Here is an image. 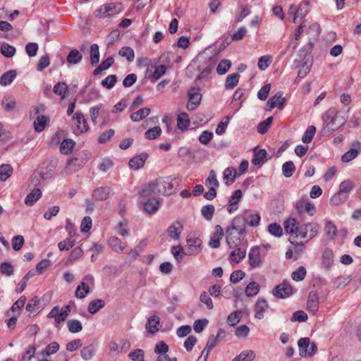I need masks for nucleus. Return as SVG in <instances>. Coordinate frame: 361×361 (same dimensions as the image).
Masks as SVG:
<instances>
[{"mask_svg": "<svg viewBox=\"0 0 361 361\" xmlns=\"http://www.w3.org/2000/svg\"><path fill=\"white\" fill-rule=\"evenodd\" d=\"M42 196V192L39 188H35L30 192L25 199V204L27 206H32Z\"/></svg>", "mask_w": 361, "mask_h": 361, "instance_id": "29", "label": "nucleus"}, {"mask_svg": "<svg viewBox=\"0 0 361 361\" xmlns=\"http://www.w3.org/2000/svg\"><path fill=\"white\" fill-rule=\"evenodd\" d=\"M264 255L265 254L262 253V250L260 247H252L248 253V261L250 267L253 269L260 267L262 264Z\"/></svg>", "mask_w": 361, "mask_h": 361, "instance_id": "6", "label": "nucleus"}, {"mask_svg": "<svg viewBox=\"0 0 361 361\" xmlns=\"http://www.w3.org/2000/svg\"><path fill=\"white\" fill-rule=\"evenodd\" d=\"M284 229L291 238H307L306 232L302 231V224L295 218H289L284 222Z\"/></svg>", "mask_w": 361, "mask_h": 361, "instance_id": "2", "label": "nucleus"}, {"mask_svg": "<svg viewBox=\"0 0 361 361\" xmlns=\"http://www.w3.org/2000/svg\"><path fill=\"white\" fill-rule=\"evenodd\" d=\"M177 122L178 128L179 129H181L182 130H185L190 124V120L188 118V114L183 112L179 114L177 118Z\"/></svg>", "mask_w": 361, "mask_h": 361, "instance_id": "51", "label": "nucleus"}, {"mask_svg": "<svg viewBox=\"0 0 361 361\" xmlns=\"http://www.w3.org/2000/svg\"><path fill=\"white\" fill-rule=\"evenodd\" d=\"M2 106L7 111H13L16 104V99L12 95L5 96L1 102Z\"/></svg>", "mask_w": 361, "mask_h": 361, "instance_id": "36", "label": "nucleus"}, {"mask_svg": "<svg viewBox=\"0 0 361 361\" xmlns=\"http://www.w3.org/2000/svg\"><path fill=\"white\" fill-rule=\"evenodd\" d=\"M159 208V202L154 199H149L144 204V209L148 214L155 213Z\"/></svg>", "mask_w": 361, "mask_h": 361, "instance_id": "37", "label": "nucleus"}, {"mask_svg": "<svg viewBox=\"0 0 361 361\" xmlns=\"http://www.w3.org/2000/svg\"><path fill=\"white\" fill-rule=\"evenodd\" d=\"M13 168L10 164H2L0 166V180L5 181L12 173Z\"/></svg>", "mask_w": 361, "mask_h": 361, "instance_id": "53", "label": "nucleus"}, {"mask_svg": "<svg viewBox=\"0 0 361 361\" xmlns=\"http://www.w3.org/2000/svg\"><path fill=\"white\" fill-rule=\"evenodd\" d=\"M282 95L283 94L281 92H279L268 100L267 104L269 106L271 109L276 106L279 107L280 109L283 108L286 99Z\"/></svg>", "mask_w": 361, "mask_h": 361, "instance_id": "20", "label": "nucleus"}, {"mask_svg": "<svg viewBox=\"0 0 361 361\" xmlns=\"http://www.w3.org/2000/svg\"><path fill=\"white\" fill-rule=\"evenodd\" d=\"M90 61L92 66H95L99 61V46L97 44H93L90 46Z\"/></svg>", "mask_w": 361, "mask_h": 361, "instance_id": "46", "label": "nucleus"}, {"mask_svg": "<svg viewBox=\"0 0 361 361\" xmlns=\"http://www.w3.org/2000/svg\"><path fill=\"white\" fill-rule=\"evenodd\" d=\"M73 118L76 120L78 128L80 132H86L88 130L86 120L82 113L76 112Z\"/></svg>", "mask_w": 361, "mask_h": 361, "instance_id": "47", "label": "nucleus"}, {"mask_svg": "<svg viewBox=\"0 0 361 361\" xmlns=\"http://www.w3.org/2000/svg\"><path fill=\"white\" fill-rule=\"evenodd\" d=\"M59 349V344L57 342L49 343L44 349L39 353V355L42 357L49 356L56 353Z\"/></svg>", "mask_w": 361, "mask_h": 361, "instance_id": "38", "label": "nucleus"}, {"mask_svg": "<svg viewBox=\"0 0 361 361\" xmlns=\"http://www.w3.org/2000/svg\"><path fill=\"white\" fill-rule=\"evenodd\" d=\"M157 194L169 195L172 193L173 184L169 178H159L153 181Z\"/></svg>", "mask_w": 361, "mask_h": 361, "instance_id": "7", "label": "nucleus"}, {"mask_svg": "<svg viewBox=\"0 0 361 361\" xmlns=\"http://www.w3.org/2000/svg\"><path fill=\"white\" fill-rule=\"evenodd\" d=\"M82 54L78 49H73L68 53L66 60L70 64L76 65L82 61Z\"/></svg>", "mask_w": 361, "mask_h": 361, "instance_id": "34", "label": "nucleus"}, {"mask_svg": "<svg viewBox=\"0 0 361 361\" xmlns=\"http://www.w3.org/2000/svg\"><path fill=\"white\" fill-rule=\"evenodd\" d=\"M96 348L94 345L91 344L82 348L80 350V355L85 360H91L95 355Z\"/></svg>", "mask_w": 361, "mask_h": 361, "instance_id": "35", "label": "nucleus"}, {"mask_svg": "<svg viewBox=\"0 0 361 361\" xmlns=\"http://www.w3.org/2000/svg\"><path fill=\"white\" fill-rule=\"evenodd\" d=\"M0 51L5 57L11 58L15 55L16 49L14 47L7 43H4L1 46Z\"/></svg>", "mask_w": 361, "mask_h": 361, "instance_id": "54", "label": "nucleus"}, {"mask_svg": "<svg viewBox=\"0 0 361 361\" xmlns=\"http://www.w3.org/2000/svg\"><path fill=\"white\" fill-rule=\"evenodd\" d=\"M315 133L316 128L314 126H309L305 130L302 137V141L306 144L311 142L314 136Z\"/></svg>", "mask_w": 361, "mask_h": 361, "instance_id": "60", "label": "nucleus"}, {"mask_svg": "<svg viewBox=\"0 0 361 361\" xmlns=\"http://www.w3.org/2000/svg\"><path fill=\"white\" fill-rule=\"evenodd\" d=\"M186 242L189 248L188 255H197L202 250V240L200 238L195 236H189Z\"/></svg>", "mask_w": 361, "mask_h": 361, "instance_id": "9", "label": "nucleus"}, {"mask_svg": "<svg viewBox=\"0 0 361 361\" xmlns=\"http://www.w3.org/2000/svg\"><path fill=\"white\" fill-rule=\"evenodd\" d=\"M310 11V1L308 0H303L296 9L293 21L296 23L298 19L301 20L306 16Z\"/></svg>", "mask_w": 361, "mask_h": 361, "instance_id": "15", "label": "nucleus"}, {"mask_svg": "<svg viewBox=\"0 0 361 361\" xmlns=\"http://www.w3.org/2000/svg\"><path fill=\"white\" fill-rule=\"evenodd\" d=\"M68 90V86L64 82H59L56 85L54 86L53 92L59 95L61 99H64L66 97V94L67 93Z\"/></svg>", "mask_w": 361, "mask_h": 361, "instance_id": "43", "label": "nucleus"}, {"mask_svg": "<svg viewBox=\"0 0 361 361\" xmlns=\"http://www.w3.org/2000/svg\"><path fill=\"white\" fill-rule=\"evenodd\" d=\"M109 245L116 252L118 253L123 252L126 247V245L122 243L119 238L115 236L109 238Z\"/></svg>", "mask_w": 361, "mask_h": 361, "instance_id": "30", "label": "nucleus"}, {"mask_svg": "<svg viewBox=\"0 0 361 361\" xmlns=\"http://www.w3.org/2000/svg\"><path fill=\"white\" fill-rule=\"evenodd\" d=\"M207 188H217L219 186V180L216 178V174L214 170L209 171V176L205 180Z\"/></svg>", "mask_w": 361, "mask_h": 361, "instance_id": "42", "label": "nucleus"}, {"mask_svg": "<svg viewBox=\"0 0 361 361\" xmlns=\"http://www.w3.org/2000/svg\"><path fill=\"white\" fill-rule=\"evenodd\" d=\"M355 188V184L350 180H346L340 183L339 190L342 195L349 192Z\"/></svg>", "mask_w": 361, "mask_h": 361, "instance_id": "64", "label": "nucleus"}, {"mask_svg": "<svg viewBox=\"0 0 361 361\" xmlns=\"http://www.w3.org/2000/svg\"><path fill=\"white\" fill-rule=\"evenodd\" d=\"M119 55L122 57H125L128 61L132 62L135 58L134 51L132 48L129 47H122L119 52Z\"/></svg>", "mask_w": 361, "mask_h": 361, "instance_id": "56", "label": "nucleus"}, {"mask_svg": "<svg viewBox=\"0 0 361 361\" xmlns=\"http://www.w3.org/2000/svg\"><path fill=\"white\" fill-rule=\"evenodd\" d=\"M111 192V190L109 187H99L96 188L92 193L93 197L99 201L106 200Z\"/></svg>", "mask_w": 361, "mask_h": 361, "instance_id": "21", "label": "nucleus"}, {"mask_svg": "<svg viewBox=\"0 0 361 361\" xmlns=\"http://www.w3.org/2000/svg\"><path fill=\"white\" fill-rule=\"evenodd\" d=\"M161 134V129L159 126L153 127L147 130L145 133V137L147 140H154Z\"/></svg>", "mask_w": 361, "mask_h": 361, "instance_id": "61", "label": "nucleus"}, {"mask_svg": "<svg viewBox=\"0 0 361 361\" xmlns=\"http://www.w3.org/2000/svg\"><path fill=\"white\" fill-rule=\"evenodd\" d=\"M255 357V353L252 350H245L234 357L232 361H252Z\"/></svg>", "mask_w": 361, "mask_h": 361, "instance_id": "39", "label": "nucleus"}, {"mask_svg": "<svg viewBox=\"0 0 361 361\" xmlns=\"http://www.w3.org/2000/svg\"><path fill=\"white\" fill-rule=\"evenodd\" d=\"M319 228V224L315 222L302 224V231L306 232L307 235V238H305V242L307 243L314 238L318 234Z\"/></svg>", "mask_w": 361, "mask_h": 361, "instance_id": "12", "label": "nucleus"}, {"mask_svg": "<svg viewBox=\"0 0 361 361\" xmlns=\"http://www.w3.org/2000/svg\"><path fill=\"white\" fill-rule=\"evenodd\" d=\"M189 102L187 105L188 110H195L200 104L202 95L200 90L195 87H192L188 91Z\"/></svg>", "mask_w": 361, "mask_h": 361, "instance_id": "8", "label": "nucleus"}, {"mask_svg": "<svg viewBox=\"0 0 361 361\" xmlns=\"http://www.w3.org/2000/svg\"><path fill=\"white\" fill-rule=\"evenodd\" d=\"M75 244V239L73 236H69L64 240H62L59 243L58 247L59 249L61 251L68 250L70 248L73 247Z\"/></svg>", "mask_w": 361, "mask_h": 361, "instance_id": "62", "label": "nucleus"}, {"mask_svg": "<svg viewBox=\"0 0 361 361\" xmlns=\"http://www.w3.org/2000/svg\"><path fill=\"white\" fill-rule=\"evenodd\" d=\"M105 306V302L102 299H96L92 300L88 305V312L92 314L98 312Z\"/></svg>", "mask_w": 361, "mask_h": 361, "instance_id": "32", "label": "nucleus"}, {"mask_svg": "<svg viewBox=\"0 0 361 361\" xmlns=\"http://www.w3.org/2000/svg\"><path fill=\"white\" fill-rule=\"evenodd\" d=\"M231 66L230 60L224 59L220 61L216 68V72L219 75L225 74Z\"/></svg>", "mask_w": 361, "mask_h": 361, "instance_id": "63", "label": "nucleus"}, {"mask_svg": "<svg viewBox=\"0 0 361 361\" xmlns=\"http://www.w3.org/2000/svg\"><path fill=\"white\" fill-rule=\"evenodd\" d=\"M269 305L265 299L259 300L255 307V318L262 319L264 318V313L268 309Z\"/></svg>", "mask_w": 361, "mask_h": 361, "instance_id": "23", "label": "nucleus"}, {"mask_svg": "<svg viewBox=\"0 0 361 361\" xmlns=\"http://www.w3.org/2000/svg\"><path fill=\"white\" fill-rule=\"evenodd\" d=\"M49 121V119L48 117L45 116H38L34 121V128L35 131L42 132L45 128Z\"/></svg>", "mask_w": 361, "mask_h": 361, "instance_id": "40", "label": "nucleus"}, {"mask_svg": "<svg viewBox=\"0 0 361 361\" xmlns=\"http://www.w3.org/2000/svg\"><path fill=\"white\" fill-rule=\"evenodd\" d=\"M296 209L300 213L306 212L312 216L316 212V207L314 204L305 200H300L296 204Z\"/></svg>", "mask_w": 361, "mask_h": 361, "instance_id": "17", "label": "nucleus"}, {"mask_svg": "<svg viewBox=\"0 0 361 361\" xmlns=\"http://www.w3.org/2000/svg\"><path fill=\"white\" fill-rule=\"evenodd\" d=\"M345 123V120L343 118H339L338 116V112H336V116L333 118V119L329 120V121L326 124V126L324 128L323 131L324 133L331 134L338 128L342 126Z\"/></svg>", "mask_w": 361, "mask_h": 361, "instance_id": "10", "label": "nucleus"}, {"mask_svg": "<svg viewBox=\"0 0 361 361\" xmlns=\"http://www.w3.org/2000/svg\"><path fill=\"white\" fill-rule=\"evenodd\" d=\"M148 157L149 155L147 153L142 152L139 155L131 158L128 163L130 168L135 171L142 168Z\"/></svg>", "mask_w": 361, "mask_h": 361, "instance_id": "14", "label": "nucleus"}, {"mask_svg": "<svg viewBox=\"0 0 361 361\" xmlns=\"http://www.w3.org/2000/svg\"><path fill=\"white\" fill-rule=\"evenodd\" d=\"M334 264V253L332 250L326 249L322 254V266L326 270H329Z\"/></svg>", "mask_w": 361, "mask_h": 361, "instance_id": "27", "label": "nucleus"}, {"mask_svg": "<svg viewBox=\"0 0 361 361\" xmlns=\"http://www.w3.org/2000/svg\"><path fill=\"white\" fill-rule=\"evenodd\" d=\"M183 231V226L180 221H176L174 224H172L168 228V233L169 235L175 240H178L180 238V233Z\"/></svg>", "mask_w": 361, "mask_h": 361, "instance_id": "24", "label": "nucleus"}, {"mask_svg": "<svg viewBox=\"0 0 361 361\" xmlns=\"http://www.w3.org/2000/svg\"><path fill=\"white\" fill-rule=\"evenodd\" d=\"M243 194L240 190H236L230 197L227 211L228 213H233L238 208V203L242 198Z\"/></svg>", "mask_w": 361, "mask_h": 361, "instance_id": "16", "label": "nucleus"}, {"mask_svg": "<svg viewBox=\"0 0 361 361\" xmlns=\"http://www.w3.org/2000/svg\"><path fill=\"white\" fill-rule=\"evenodd\" d=\"M150 111L151 110L148 107L142 108L136 112L133 113L130 115V119L134 122H138L148 116V115L150 114Z\"/></svg>", "mask_w": 361, "mask_h": 361, "instance_id": "33", "label": "nucleus"}, {"mask_svg": "<svg viewBox=\"0 0 361 361\" xmlns=\"http://www.w3.org/2000/svg\"><path fill=\"white\" fill-rule=\"evenodd\" d=\"M310 339L309 338H302L298 340V345L299 348V354L301 357H307Z\"/></svg>", "mask_w": 361, "mask_h": 361, "instance_id": "28", "label": "nucleus"}, {"mask_svg": "<svg viewBox=\"0 0 361 361\" xmlns=\"http://www.w3.org/2000/svg\"><path fill=\"white\" fill-rule=\"evenodd\" d=\"M352 147L351 149L341 157V161L343 163L349 162L357 157L361 149V143L358 141H355L352 143Z\"/></svg>", "mask_w": 361, "mask_h": 361, "instance_id": "11", "label": "nucleus"}, {"mask_svg": "<svg viewBox=\"0 0 361 361\" xmlns=\"http://www.w3.org/2000/svg\"><path fill=\"white\" fill-rule=\"evenodd\" d=\"M292 293L293 288L290 284L287 283H283L278 285L274 290V295L278 298H287Z\"/></svg>", "mask_w": 361, "mask_h": 361, "instance_id": "13", "label": "nucleus"}, {"mask_svg": "<svg viewBox=\"0 0 361 361\" xmlns=\"http://www.w3.org/2000/svg\"><path fill=\"white\" fill-rule=\"evenodd\" d=\"M240 219H233L231 226L226 228V239L230 247H238L245 237V228L240 224Z\"/></svg>", "mask_w": 361, "mask_h": 361, "instance_id": "1", "label": "nucleus"}, {"mask_svg": "<svg viewBox=\"0 0 361 361\" xmlns=\"http://www.w3.org/2000/svg\"><path fill=\"white\" fill-rule=\"evenodd\" d=\"M246 251L242 248H237L234 250L230 255V259L235 263H239L245 257Z\"/></svg>", "mask_w": 361, "mask_h": 361, "instance_id": "44", "label": "nucleus"}, {"mask_svg": "<svg viewBox=\"0 0 361 361\" xmlns=\"http://www.w3.org/2000/svg\"><path fill=\"white\" fill-rule=\"evenodd\" d=\"M35 275V273L32 271H28L25 276L23 278V279L18 283V286H17V288H16V291L18 293H21L23 292L25 287H26V285H27V282L28 281V280L33 277Z\"/></svg>", "mask_w": 361, "mask_h": 361, "instance_id": "58", "label": "nucleus"}, {"mask_svg": "<svg viewBox=\"0 0 361 361\" xmlns=\"http://www.w3.org/2000/svg\"><path fill=\"white\" fill-rule=\"evenodd\" d=\"M36 353V348L33 345H29L23 353L20 361H31Z\"/></svg>", "mask_w": 361, "mask_h": 361, "instance_id": "55", "label": "nucleus"}, {"mask_svg": "<svg viewBox=\"0 0 361 361\" xmlns=\"http://www.w3.org/2000/svg\"><path fill=\"white\" fill-rule=\"evenodd\" d=\"M240 75L238 73H232L227 76L225 82V87L228 90L233 89L237 86L239 81Z\"/></svg>", "mask_w": 361, "mask_h": 361, "instance_id": "41", "label": "nucleus"}, {"mask_svg": "<svg viewBox=\"0 0 361 361\" xmlns=\"http://www.w3.org/2000/svg\"><path fill=\"white\" fill-rule=\"evenodd\" d=\"M307 309L310 312H316L319 310V296L314 291L309 293L307 302Z\"/></svg>", "mask_w": 361, "mask_h": 361, "instance_id": "19", "label": "nucleus"}, {"mask_svg": "<svg viewBox=\"0 0 361 361\" xmlns=\"http://www.w3.org/2000/svg\"><path fill=\"white\" fill-rule=\"evenodd\" d=\"M267 153L265 149H259L256 147L254 149L253 158L252 159L251 162L255 166H261L267 160Z\"/></svg>", "mask_w": 361, "mask_h": 361, "instance_id": "18", "label": "nucleus"}, {"mask_svg": "<svg viewBox=\"0 0 361 361\" xmlns=\"http://www.w3.org/2000/svg\"><path fill=\"white\" fill-rule=\"evenodd\" d=\"M152 194H157L156 187H154L153 181L144 185L140 191V195L143 197H147Z\"/></svg>", "mask_w": 361, "mask_h": 361, "instance_id": "57", "label": "nucleus"}, {"mask_svg": "<svg viewBox=\"0 0 361 361\" xmlns=\"http://www.w3.org/2000/svg\"><path fill=\"white\" fill-rule=\"evenodd\" d=\"M295 171V166L293 161L285 162L282 166V173L286 178L291 177Z\"/></svg>", "mask_w": 361, "mask_h": 361, "instance_id": "45", "label": "nucleus"}, {"mask_svg": "<svg viewBox=\"0 0 361 361\" xmlns=\"http://www.w3.org/2000/svg\"><path fill=\"white\" fill-rule=\"evenodd\" d=\"M272 61V56L270 55H264L259 59L257 66L259 70H266Z\"/></svg>", "mask_w": 361, "mask_h": 361, "instance_id": "59", "label": "nucleus"}, {"mask_svg": "<svg viewBox=\"0 0 361 361\" xmlns=\"http://www.w3.org/2000/svg\"><path fill=\"white\" fill-rule=\"evenodd\" d=\"M259 291V286L257 283L250 282L245 288V293L247 297H253Z\"/></svg>", "mask_w": 361, "mask_h": 361, "instance_id": "52", "label": "nucleus"}, {"mask_svg": "<svg viewBox=\"0 0 361 361\" xmlns=\"http://www.w3.org/2000/svg\"><path fill=\"white\" fill-rule=\"evenodd\" d=\"M75 146V142L71 139H65L60 145V151L62 154H67L71 152Z\"/></svg>", "mask_w": 361, "mask_h": 361, "instance_id": "50", "label": "nucleus"}, {"mask_svg": "<svg viewBox=\"0 0 361 361\" xmlns=\"http://www.w3.org/2000/svg\"><path fill=\"white\" fill-rule=\"evenodd\" d=\"M122 7L119 3H109L102 5L96 11L95 16L102 18L121 13Z\"/></svg>", "mask_w": 361, "mask_h": 361, "instance_id": "3", "label": "nucleus"}, {"mask_svg": "<svg viewBox=\"0 0 361 361\" xmlns=\"http://www.w3.org/2000/svg\"><path fill=\"white\" fill-rule=\"evenodd\" d=\"M160 327V320L159 317L152 316L151 317L146 324V329L149 333L154 334L157 332Z\"/></svg>", "mask_w": 361, "mask_h": 361, "instance_id": "26", "label": "nucleus"}, {"mask_svg": "<svg viewBox=\"0 0 361 361\" xmlns=\"http://www.w3.org/2000/svg\"><path fill=\"white\" fill-rule=\"evenodd\" d=\"M89 292H90V288H89L88 285L84 282H82L76 288L75 295L78 298L83 299L89 293Z\"/></svg>", "mask_w": 361, "mask_h": 361, "instance_id": "49", "label": "nucleus"}, {"mask_svg": "<svg viewBox=\"0 0 361 361\" xmlns=\"http://www.w3.org/2000/svg\"><path fill=\"white\" fill-rule=\"evenodd\" d=\"M239 175L237 173L236 170L232 167L226 168L223 173V178L224 183L226 185H230L235 180Z\"/></svg>", "mask_w": 361, "mask_h": 361, "instance_id": "22", "label": "nucleus"}, {"mask_svg": "<svg viewBox=\"0 0 361 361\" xmlns=\"http://www.w3.org/2000/svg\"><path fill=\"white\" fill-rule=\"evenodd\" d=\"M234 219H240V224L245 228L246 225L251 227H257L259 225L261 221V216L259 214H254L248 210L244 211L240 215L236 216Z\"/></svg>", "mask_w": 361, "mask_h": 361, "instance_id": "4", "label": "nucleus"}, {"mask_svg": "<svg viewBox=\"0 0 361 361\" xmlns=\"http://www.w3.org/2000/svg\"><path fill=\"white\" fill-rule=\"evenodd\" d=\"M68 331L71 333L75 334L82 331V323L78 319H70L67 322Z\"/></svg>", "mask_w": 361, "mask_h": 361, "instance_id": "48", "label": "nucleus"}, {"mask_svg": "<svg viewBox=\"0 0 361 361\" xmlns=\"http://www.w3.org/2000/svg\"><path fill=\"white\" fill-rule=\"evenodd\" d=\"M16 71L14 70H11L4 73L0 78V84L3 86L10 85L16 78Z\"/></svg>", "mask_w": 361, "mask_h": 361, "instance_id": "31", "label": "nucleus"}, {"mask_svg": "<svg viewBox=\"0 0 361 361\" xmlns=\"http://www.w3.org/2000/svg\"><path fill=\"white\" fill-rule=\"evenodd\" d=\"M87 159V157L83 158L81 155H79L77 157L68 159L62 173L70 175L78 171L86 164Z\"/></svg>", "mask_w": 361, "mask_h": 361, "instance_id": "5", "label": "nucleus"}, {"mask_svg": "<svg viewBox=\"0 0 361 361\" xmlns=\"http://www.w3.org/2000/svg\"><path fill=\"white\" fill-rule=\"evenodd\" d=\"M324 232L329 240H334L338 235V229L331 221H326L324 226Z\"/></svg>", "mask_w": 361, "mask_h": 361, "instance_id": "25", "label": "nucleus"}]
</instances>
